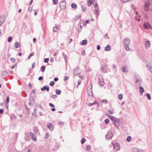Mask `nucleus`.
<instances>
[{
    "label": "nucleus",
    "instance_id": "052dcab7",
    "mask_svg": "<svg viewBox=\"0 0 152 152\" xmlns=\"http://www.w3.org/2000/svg\"><path fill=\"white\" fill-rule=\"evenodd\" d=\"M49 105L51 107H55L54 105L51 103H50L49 104Z\"/></svg>",
    "mask_w": 152,
    "mask_h": 152
},
{
    "label": "nucleus",
    "instance_id": "f03ea898",
    "mask_svg": "<svg viewBox=\"0 0 152 152\" xmlns=\"http://www.w3.org/2000/svg\"><path fill=\"white\" fill-rule=\"evenodd\" d=\"M5 19V14H3L0 17V26L4 22Z\"/></svg>",
    "mask_w": 152,
    "mask_h": 152
},
{
    "label": "nucleus",
    "instance_id": "c9c22d12",
    "mask_svg": "<svg viewBox=\"0 0 152 152\" xmlns=\"http://www.w3.org/2000/svg\"><path fill=\"white\" fill-rule=\"evenodd\" d=\"M86 140L84 138H83L81 141V143L83 144L84 142L86 141Z\"/></svg>",
    "mask_w": 152,
    "mask_h": 152
},
{
    "label": "nucleus",
    "instance_id": "9b49d317",
    "mask_svg": "<svg viewBox=\"0 0 152 152\" xmlns=\"http://www.w3.org/2000/svg\"><path fill=\"white\" fill-rule=\"evenodd\" d=\"M30 137L32 139L35 141H36L37 140V138L35 137L34 134L32 132H30Z\"/></svg>",
    "mask_w": 152,
    "mask_h": 152
},
{
    "label": "nucleus",
    "instance_id": "1a4fd4ad",
    "mask_svg": "<svg viewBox=\"0 0 152 152\" xmlns=\"http://www.w3.org/2000/svg\"><path fill=\"white\" fill-rule=\"evenodd\" d=\"M79 69L80 68L79 67H77L74 70L73 74L75 75H76L79 74L80 73L79 70Z\"/></svg>",
    "mask_w": 152,
    "mask_h": 152
},
{
    "label": "nucleus",
    "instance_id": "4d7b16f0",
    "mask_svg": "<svg viewBox=\"0 0 152 152\" xmlns=\"http://www.w3.org/2000/svg\"><path fill=\"white\" fill-rule=\"evenodd\" d=\"M99 7H97L95 9V11L99 12Z\"/></svg>",
    "mask_w": 152,
    "mask_h": 152
},
{
    "label": "nucleus",
    "instance_id": "bb28decb",
    "mask_svg": "<svg viewBox=\"0 0 152 152\" xmlns=\"http://www.w3.org/2000/svg\"><path fill=\"white\" fill-rule=\"evenodd\" d=\"M8 74V72L7 71H4L2 72L1 75L2 77H3L7 75Z\"/></svg>",
    "mask_w": 152,
    "mask_h": 152
},
{
    "label": "nucleus",
    "instance_id": "a878e982",
    "mask_svg": "<svg viewBox=\"0 0 152 152\" xmlns=\"http://www.w3.org/2000/svg\"><path fill=\"white\" fill-rule=\"evenodd\" d=\"M71 7L72 8H74L75 9H76L77 8V5L74 3H73L71 4Z\"/></svg>",
    "mask_w": 152,
    "mask_h": 152
},
{
    "label": "nucleus",
    "instance_id": "603ef678",
    "mask_svg": "<svg viewBox=\"0 0 152 152\" xmlns=\"http://www.w3.org/2000/svg\"><path fill=\"white\" fill-rule=\"evenodd\" d=\"M64 124V122H58V124L59 125H63Z\"/></svg>",
    "mask_w": 152,
    "mask_h": 152
},
{
    "label": "nucleus",
    "instance_id": "de8ad7c7",
    "mask_svg": "<svg viewBox=\"0 0 152 152\" xmlns=\"http://www.w3.org/2000/svg\"><path fill=\"white\" fill-rule=\"evenodd\" d=\"M58 0H53V3L54 4L56 5L57 4Z\"/></svg>",
    "mask_w": 152,
    "mask_h": 152
},
{
    "label": "nucleus",
    "instance_id": "7c9ffc66",
    "mask_svg": "<svg viewBox=\"0 0 152 152\" xmlns=\"http://www.w3.org/2000/svg\"><path fill=\"white\" fill-rule=\"evenodd\" d=\"M45 66H42L41 68V70L43 72L45 71Z\"/></svg>",
    "mask_w": 152,
    "mask_h": 152
},
{
    "label": "nucleus",
    "instance_id": "20e7f679",
    "mask_svg": "<svg viewBox=\"0 0 152 152\" xmlns=\"http://www.w3.org/2000/svg\"><path fill=\"white\" fill-rule=\"evenodd\" d=\"M144 27L145 28L148 29L150 28L151 29H152V28L149 23L147 22H145L144 24Z\"/></svg>",
    "mask_w": 152,
    "mask_h": 152
},
{
    "label": "nucleus",
    "instance_id": "69168bd1",
    "mask_svg": "<svg viewBox=\"0 0 152 152\" xmlns=\"http://www.w3.org/2000/svg\"><path fill=\"white\" fill-rule=\"evenodd\" d=\"M98 79L99 80V82H102V81L103 80V79L102 78V77L100 78L99 77H98Z\"/></svg>",
    "mask_w": 152,
    "mask_h": 152
},
{
    "label": "nucleus",
    "instance_id": "4468645a",
    "mask_svg": "<svg viewBox=\"0 0 152 152\" xmlns=\"http://www.w3.org/2000/svg\"><path fill=\"white\" fill-rule=\"evenodd\" d=\"M132 151L134 152H142V150L136 148H133Z\"/></svg>",
    "mask_w": 152,
    "mask_h": 152
},
{
    "label": "nucleus",
    "instance_id": "aec40b11",
    "mask_svg": "<svg viewBox=\"0 0 152 152\" xmlns=\"http://www.w3.org/2000/svg\"><path fill=\"white\" fill-rule=\"evenodd\" d=\"M92 84L91 83L89 84L88 87L87 88L88 92L89 91V88H90V90H91V91H90V92H92Z\"/></svg>",
    "mask_w": 152,
    "mask_h": 152
},
{
    "label": "nucleus",
    "instance_id": "6e6552de",
    "mask_svg": "<svg viewBox=\"0 0 152 152\" xmlns=\"http://www.w3.org/2000/svg\"><path fill=\"white\" fill-rule=\"evenodd\" d=\"M113 137V134L111 132H108L106 135V138L108 140L111 139Z\"/></svg>",
    "mask_w": 152,
    "mask_h": 152
},
{
    "label": "nucleus",
    "instance_id": "6ab92c4d",
    "mask_svg": "<svg viewBox=\"0 0 152 152\" xmlns=\"http://www.w3.org/2000/svg\"><path fill=\"white\" fill-rule=\"evenodd\" d=\"M146 66L148 67V70L152 73V67L150 66V63L147 64Z\"/></svg>",
    "mask_w": 152,
    "mask_h": 152
},
{
    "label": "nucleus",
    "instance_id": "412c9836",
    "mask_svg": "<svg viewBox=\"0 0 152 152\" xmlns=\"http://www.w3.org/2000/svg\"><path fill=\"white\" fill-rule=\"evenodd\" d=\"M87 40H86L85 39L83 40L80 43L81 45H85L87 44Z\"/></svg>",
    "mask_w": 152,
    "mask_h": 152
},
{
    "label": "nucleus",
    "instance_id": "58836bf2",
    "mask_svg": "<svg viewBox=\"0 0 152 152\" xmlns=\"http://www.w3.org/2000/svg\"><path fill=\"white\" fill-rule=\"evenodd\" d=\"M24 139L26 141H29V139L28 137V135H27V136L26 135V136H25V137H24Z\"/></svg>",
    "mask_w": 152,
    "mask_h": 152
},
{
    "label": "nucleus",
    "instance_id": "473e14b6",
    "mask_svg": "<svg viewBox=\"0 0 152 152\" xmlns=\"http://www.w3.org/2000/svg\"><path fill=\"white\" fill-rule=\"evenodd\" d=\"M131 136H128L126 138V141L128 142H130L131 140Z\"/></svg>",
    "mask_w": 152,
    "mask_h": 152
},
{
    "label": "nucleus",
    "instance_id": "09e8293b",
    "mask_svg": "<svg viewBox=\"0 0 152 152\" xmlns=\"http://www.w3.org/2000/svg\"><path fill=\"white\" fill-rule=\"evenodd\" d=\"M51 97L53 99H55L57 97V95L56 94L53 95L51 96Z\"/></svg>",
    "mask_w": 152,
    "mask_h": 152
},
{
    "label": "nucleus",
    "instance_id": "f8f14e48",
    "mask_svg": "<svg viewBox=\"0 0 152 152\" xmlns=\"http://www.w3.org/2000/svg\"><path fill=\"white\" fill-rule=\"evenodd\" d=\"M41 90L42 91L46 90L47 91H49V87L45 86L41 88Z\"/></svg>",
    "mask_w": 152,
    "mask_h": 152
},
{
    "label": "nucleus",
    "instance_id": "79ce46f5",
    "mask_svg": "<svg viewBox=\"0 0 152 152\" xmlns=\"http://www.w3.org/2000/svg\"><path fill=\"white\" fill-rule=\"evenodd\" d=\"M9 102V97L7 96L6 99V103H8Z\"/></svg>",
    "mask_w": 152,
    "mask_h": 152
},
{
    "label": "nucleus",
    "instance_id": "5701e85b",
    "mask_svg": "<svg viewBox=\"0 0 152 152\" xmlns=\"http://www.w3.org/2000/svg\"><path fill=\"white\" fill-rule=\"evenodd\" d=\"M107 115V116H108L112 120V121L113 122V120H115V119H116V118H115L114 117L111 115H110L108 114H106Z\"/></svg>",
    "mask_w": 152,
    "mask_h": 152
},
{
    "label": "nucleus",
    "instance_id": "39448f33",
    "mask_svg": "<svg viewBox=\"0 0 152 152\" xmlns=\"http://www.w3.org/2000/svg\"><path fill=\"white\" fill-rule=\"evenodd\" d=\"M60 7L61 10H64L66 7L65 1H61L60 4Z\"/></svg>",
    "mask_w": 152,
    "mask_h": 152
},
{
    "label": "nucleus",
    "instance_id": "cd10ccee",
    "mask_svg": "<svg viewBox=\"0 0 152 152\" xmlns=\"http://www.w3.org/2000/svg\"><path fill=\"white\" fill-rule=\"evenodd\" d=\"M145 96L147 97L148 99L150 100L151 99V96L150 94L149 93L147 94Z\"/></svg>",
    "mask_w": 152,
    "mask_h": 152
},
{
    "label": "nucleus",
    "instance_id": "4be33fe9",
    "mask_svg": "<svg viewBox=\"0 0 152 152\" xmlns=\"http://www.w3.org/2000/svg\"><path fill=\"white\" fill-rule=\"evenodd\" d=\"M97 104L98 105L97 106V107H98L99 106V105H98V103L96 102L95 101L93 103H90L88 104V106H89V107H90V106H91L94 105V104Z\"/></svg>",
    "mask_w": 152,
    "mask_h": 152
},
{
    "label": "nucleus",
    "instance_id": "4c0bfd02",
    "mask_svg": "<svg viewBox=\"0 0 152 152\" xmlns=\"http://www.w3.org/2000/svg\"><path fill=\"white\" fill-rule=\"evenodd\" d=\"M102 71L104 73L105 72V71L106 70V66L105 67H102Z\"/></svg>",
    "mask_w": 152,
    "mask_h": 152
},
{
    "label": "nucleus",
    "instance_id": "0e129e2a",
    "mask_svg": "<svg viewBox=\"0 0 152 152\" xmlns=\"http://www.w3.org/2000/svg\"><path fill=\"white\" fill-rule=\"evenodd\" d=\"M68 78V76H65L64 78V81H66L67 80Z\"/></svg>",
    "mask_w": 152,
    "mask_h": 152
},
{
    "label": "nucleus",
    "instance_id": "8fccbe9b",
    "mask_svg": "<svg viewBox=\"0 0 152 152\" xmlns=\"http://www.w3.org/2000/svg\"><path fill=\"white\" fill-rule=\"evenodd\" d=\"M109 122V120L108 119H106L105 120H104V122L105 123V124H107Z\"/></svg>",
    "mask_w": 152,
    "mask_h": 152
},
{
    "label": "nucleus",
    "instance_id": "c756f323",
    "mask_svg": "<svg viewBox=\"0 0 152 152\" xmlns=\"http://www.w3.org/2000/svg\"><path fill=\"white\" fill-rule=\"evenodd\" d=\"M61 91L57 89V90H56V93L58 95L60 94L61 93Z\"/></svg>",
    "mask_w": 152,
    "mask_h": 152
},
{
    "label": "nucleus",
    "instance_id": "f3484780",
    "mask_svg": "<svg viewBox=\"0 0 152 152\" xmlns=\"http://www.w3.org/2000/svg\"><path fill=\"white\" fill-rule=\"evenodd\" d=\"M111 49V47L109 45H107L104 48V50L106 51H109Z\"/></svg>",
    "mask_w": 152,
    "mask_h": 152
},
{
    "label": "nucleus",
    "instance_id": "13d9d810",
    "mask_svg": "<svg viewBox=\"0 0 152 152\" xmlns=\"http://www.w3.org/2000/svg\"><path fill=\"white\" fill-rule=\"evenodd\" d=\"M102 103H106L107 102V101L105 99L102 100Z\"/></svg>",
    "mask_w": 152,
    "mask_h": 152
},
{
    "label": "nucleus",
    "instance_id": "9d476101",
    "mask_svg": "<svg viewBox=\"0 0 152 152\" xmlns=\"http://www.w3.org/2000/svg\"><path fill=\"white\" fill-rule=\"evenodd\" d=\"M122 70L124 72H126L128 71V66L125 65L121 67Z\"/></svg>",
    "mask_w": 152,
    "mask_h": 152
},
{
    "label": "nucleus",
    "instance_id": "a211bd4d",
    "mask_svg": "<svg viewBox=\"0 0 152 152\" xmlns=\"http://www.w3.org/2000/svg\"><path fill=\"white\" fill-rule=\"evenodd\" d=\"M47 127L51 131L53 130V127L52 126L51 124L50 123H48L47 125Z\"/></svg>",
    "mask_w": 152,
    "mask_h": 152
},
{
    "label": "nucleus",
    "instance_id": "a18cd8bd",
    "mask_svg": "<svg viewBox=\"0 0 152 152\" xmlns=\"http://www.w3.org/2000/svg\"><path fill=\"white\" fill-rule=\"evenodd\" d=\"M107 111L109 113L111 114H113L114 113V112L110 111V110L109 109H108Z\"/></svg>",
    "mask_w": 152,
    "mask_h": 152
},
{
    "label": "nucleus",
    "instance_id": "f704fd0d",
    "mask_svg": "<svg viewBox=\"0 0 152 152\" xmlns=\"http://www.w3.org/2000/svg\"><path fill=\"white\" fill-rule=\"evenodd\" d=\"M34 55V53L33 52L31 53L28 57V59H29L32 56Z\"/></svg>",
    "mask_w": 152,
    "mask_h": 152
},
{
    "label": "nucleus",
    "instance_id": "72a5a7b5",
    "mask_svg": "<svg viewBox=\"0 0 152 152\" xmlns=\"http://www.w3.org/2000/svg\"><path fill=\"white\" fill-rule=\"evenodd\" d=\"M81 8L83 12H84L87 10V8L86 7H84L83 6H81Z\"/></svg>",
    "mask_w": 152,
    "mask_h": 152
},
{
    "label": "nucleus",
    "instance_id": "bf43d9fd",
    "mask_svg": "<svg viewBox=\"0 0 152 152\" xmlns=\"http://www.w3.org/2000/svg\"><path fill=\"white\" fill-rule=\"evenodd\" d=\"M35 62L33 63L32 65V68H34L35 67Z\"/></svg>",
    "mask_w": 152,
    "mask_h": 152
},
{
    "label": "nucleus",
    "instance_id": "6e6d98bb",
    "mask_svg": "<svg viewBox=\"0 0 152 152\" xmlns=\"http://www.w3.org/2000/svg\"><path fill=\"white\" fill-rule=\"evenodd\" d=\"M49 136V135L48 133H47L45 135V138L47 139L48 138Z\"/></svg>",
    "mask_w": 152,
    "mask_h": 152
},
{
    "label": "nucleus",
    "instance_id": "3c124183",
    "mask_svg": "<svg viewBox=\"0 0 152 152\" xmlns=\"http://www.w3.org/2000/svg\"><path fill=\"white\" fill-rule=\"evenodd\" d=\"M49 58H46L44 59V62L45 63H48L49 61Z\"/></svg>",
    "mask_w": 152,
    "mask_h": 152
},
{
    "label": "nucleus",
    "instance_id": "b1692460",
    "mask_svg": "<svg viewBox=\"0 0 152 152\" xmlns=\"http://www.w3.org/2000/svg\"><path fill=\"white\" fill-rule=\"evenodd\" d=\"M15 46L14 47L16 48H17L18 47H19L20 46V43L19 42H15Z\"/></svg>",
    "mask_w": 152,
    "mask_h": 152
},
{
    "label": "nucleus",
    "instance_id": "0eeeda50",
    "mask_svg": "<svg viewBox=\"0 0 152 152\" xmlns=\"http://www.w3.org/2000/svg\"><path fill=\"white\" fill-rule=\"evenodd\" d=\"M150 5L148 1L145 2V3L144 9L145 11H148L149 10V7Z\"/></svg>",
    "mask_w": 152,
    "mask_h": 152
},
{
    "label": "nucleus",
    "instance_id": "f257e3e1",
    "mask_svg": "<svg viewBox=\"0 0 152 152\" xmlns=\"http://www.w3.org/2000/svg\"><path fill=\"white\" fill-rule=\"evenodd\" d=\"M130 40L129 39H125L124 40V44L125 50L127 51L129 50V47L130 44Z\"/></svg>",
    "mask_w": 152,
    "mask_h": 152
},
{
    "label": "nucleus",
    "instance_id": "774afa93",
    "mask_svg": "<svg viewBox=\"0 0 152 152\" xmlns=\"http://www.w3.org/2000/svg\"><path fill=\"white\" fill-rule=\"evenodd\" d=\"M28 87L30 88H32V85L31 83H29L28 84Z\"/></svg>",
    "mask_w": 152,
    "mask_h": 152
},
{
    "label": "nucleus",
    "instance_id": "338daca9",
    "mask_svg": "<svg viewBox=\"0 0 152 152\" xmlns=\"http://www.w3.org/2000/svg\"><path fill=\"white\" fill-rule=\"evenodd\" d=\"M42 79H43V77L42 76H40L38 78V80L39 81L41 80Z\"/></svg>",
    "mask_w": 152,
    "mask_h": 152
},
{
    "label": "nucleus",
    "instance_id": "393cba45",
    "mask_svg": "<svg viewBox=\"0 0 152 152\" xmlns=\"http://www.w3.org/2000/svg\"><path fill=\"white\" fill-rule=\"evenodd\" d=\"M63 56L64 58V60L66 62H67V56L64 53H62Z\"/></svg>",
    "mask_w": 152,
    "mask_h": 152
},
{
    "label": "nucleus",
    "instance_id": "2eb2a0df",
    "mask_svg": "<svg viewBox=\"0 0 152 152\" xmlns=\"http://www.w3.org/2000/svg\"><path fill=\"white\" fill-rule=\"evenodd\" d=\"M140 89V94L141 96L142 95V93L145 92L144 89L143 88L142 86H140L139 87Z\"/></svg>",
    "mask_w": 152,
    "mask_h": 152
},
{
    "label": "nucleus",
    "instance_id": "ea45409f",
    "mask_svg": "<svg viewBox=\"0 0 152 152\" xmlns=\"http://www.w3.org/2000/svg\"><path fill=\"white\" fill-rule=\"evenodd\" d=\"M132 0H121V1L123 2H130Z\"/></svg>",
    "mask_w": 152,
    "mask_h": 152
},
{
    "label": "nucleus",
    "instance_id": "e433bc0d",
    "mask_svg": "<svg viewBox=\"0 0 152 152\" xmlns=\"http://www.w3.org/2000/svg\"><path fill=\"white\" fill-rule=\"evenodd\" d=\"M54 84L55 83L53 81H51L50 83V85L51 86H53L54 85Z\"/></svg>",
    "mask_w": 152,
    "mask_h": 152
},
{
    "label": "nucleus",
    "instance_id": "e2e57ef3",
    "mask_svg": "<svg viewBox=\"0 0 152 152\" xmlns=\"http://www.w3.org/2000/svg\"><path fill=\"white\" fill-rule=\"evenodd\" d=\"M104 38L105 39H106V38H108V35H107V34H105L104 35Z\"/></svg>",
    "mask_w": 152,
    "mask_h": 152
},
{
    "label": "nucleus",
    "instance_id": "c03bdc74",
    "mask_svg": "<svg viewBox=\"0 0 152 152\" xmlns=\"http://www.w3.org/2000/svg\"><path fill=\"white\" fill-rule=\"evenodd\" d=\"M99 84H100V85L101 86H103L104 85V82L103 80V81H102V82H100Z\"/></svg>",
    "mask_w": 152,
    "mask_h": 152
},
{
    "label": "nucleus",
    "instance_id": "7ed1b4c3",
    "mask_svg": "<svg viewBox=\"0 0 152 152\" xmlns=\"http://www.w3.org/2000/svg\"><path fill=\"white\" fill-rule=\"evenodd\" d=\"M112 145L113 146V148L116 151L119 150L120 149V146L119 144L118 143H113Z\"/></svg>",
    "mask_w": 152,
    "mask_h": 152
},
{
    "label": "nucleus",
    "instance_id": "ddd939ff",
    "mask_svg": "<svg viewBox=\"0 0 152 152\" xmlns=\"http://www.w3.org/2000/svg\"><path fill=\"white\" fill-rule=\"evenodd\" d=\"M113 123L115 125V126L117 127H118L120 125V123L119 121H118L116 120L115 119V120H113Z\"/></svg>",
    "mask_w": 152,
    "mask_h": 152
},
{
    "label": "nucleus",
    "instance_id": "c85d7f7f",
    "mask_svg": "<svg viewBox=\"0 0 152 152\" xmlns=\"http://www.w3.org/2000/svg\"><path fill=\"white\" fill-rule=\"evenodd\" d=\"M58 29V28L56 26L54 27L53 28V31L55 32H56Z\"/></svg>",
    "mask_w": 152,
    "mask_h": 152
},
{
    "label": "nucleus",
    "instance_id": "dca6fc26",
    "mask_svg": "<svg viewBox=\"0 0 152 152\" xmlns=\"http://www.w3.org/2000/svg\"><path fill=\"white\" fill-rule=\"evenodd\" d=\"M145 45L146 48H148L150 45V43L149 41H147L145 42Z\"/></svg>",
    "mask_w": 152,
    "mask_h": 152
},
{
    "label": "nucleus",
    "instance_id": "864d4df0",
    "mask_svg": "<svg viewBox=\"0 0 152 152\" xmlns=\"http://www.w3.org/2000/svg\"><path fill=\"white\" fill-rule=\"evenodd\" d=\"M81 54L83 56H84L85 55V51L84 50H82L81 52Z\"/></svg>",
    "mask_w": 152,
    "mask_h": 152
},
{
    "label": "nucleus",
    "instance_id": "423d86ee",
    "mask_svg": "<svg viewBox=\"0 0 152 152\" xmlns=\"http://www.w3.org/2000/svg\"><path fill=\"white\" fill-rule=\"evenodd\" d=\"M136 80L135 84L137 86H140L141 85L142 83V80L141 79L137 78H136L135 79Z\"/></svg>",
    "mask_w": 152,
    "mask_h": 152
},
{
    "label": "nucleus",
    "instance_id": "49530a36",
    "mask_svg": "<svg viewBox=\"0 0 152 152\" xmlns=\"http://www.w3.org/2000/svg\"><path fill=\"white\" fill-rule=\"evenodd\" d=\"M118 98L119 99H122L123 98V95L122 94H120L118 95Z\"/></svg>",
    "mask_w": 152,
    "mask_h": 152
},
{
    "label": "nucleus",
    "instance_id": "a19ab883",
    "mask_svg": "<svg viewBox=\"0 0 152 152\" xmlns=\"http://www.w3.org/2000/svg\"><path fill=\"white\" fill-rule=\"evenodd\" d=\"M12 38L11 37H8V42H10L12 41Z\"/></svg>",
    "mask_w": 152,
    "mask_h": 152
},
{
    "label": "nucleus",
    "instance_id": "37998d69",
    "mask_svg": "<svg viewBox=\"0 0 152 152\" xmlns=\"http://www.w3.org/2000/svg\"><path fill=\"white\" fill-rule=\"evenodd\" d=\"M10 60L13 63H15V59L13 58H11Z\"/></svg>",
    "mask_w": 152,
    "mask_h": 152
},
{
    "label": "nucleus",
    "instance_id": "2f4dec72",
    "mask_svg": "<svg viewBox=\"0 0 152 152\" xmlns=\"http://www.w3.org/2000/svg\"><path fill=\"white\" fill-rule=\"evenodd\" d=\"M92 3V1H91L89 0L88 1L87 4L88 6H90Z\"/></svg>",
    "mask_w": 152,
    "mask_h": 152
},
{
    "label": "nucleus",
    "instance_id": "5fc2aeb1",
    "mask_svg": "<svg viewBox=\"0 0 152 152\" xmlns=\"http://www.w3.org/2000/svg\"><path fill=\"white\" fill-rule=\"evenodd\" d=\"M90 147L89 145H87L86 146V150H89L90 149Z\"/></svg>",
    "mask_w": 152,
    "mask_h": 152
},
{
    "label": "nucleus",
    "instance_id": "680f3d73",
    "mask_svg": "<svg viewBox=\"0 0 152 152\" xmlns=\"http://www.w3.org/2000/svg\"><path fill=\"white\" fill-rule=\"evenodd\" d=\"M96 48L98 50H100V47L99 45H98L97 46Z\"/></svg>",
    "mask_w": 152,
    "mask_h": 152
}]
</instances>
